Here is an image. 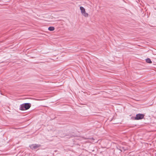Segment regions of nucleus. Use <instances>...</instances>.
Instances as JSON below:
<instances>
[{
  "instance_id": "obj_1",
  "label": "nucleus",
  "mask_w": 156,
  "mask_h": 156,
  "mask_svg": "<svg viewBox=\"0 0 156 156\" xmlns=\"http://www.w3.org/2000/svg\"><path fill=\"white\" fill-rule=\"evenodd\" d=\"M31 104L29 103H26L21 105L20 109L21 110H25L29 109L31 107Z\"/></svg>"
},
{
  "instance_id": "obj_2",
  "label": "nucleus",
  "mask_w": 156,
  "mask_h": 156,
  "mask_svg": "<svg viewBox=\"0 0 156 156\" xmlns=\"http://www.w3.org/2000/svg\"><path fill=\"white\" fill-rule=\"evenodd\" d=\"M144 117V115L143 114H136L135 119L136 120H139L142 119Z\"/></svg>"
},
{
  "instance_id": "obj_3",
  "label": "nucleus",
  "mask_w": 156,
  "mask_h": 156,
  "mask_svg": "<svg viewBox=\"0 0 156 156\" xmlns=\"http://www.w3.org/2000/svg\"><path fill=\"white\" fill-rule=\"evenodd\" d=\"M40 146V145L37 144H33L30 146V148L33 150L39 147Z\"/></svg>"
},
{
  "instance_id": "obj_4",
  "label": "nucleus",
  "mask_w": 156,
  "mask_h": 156,
  "mask_svg": "<svg viewBox=\"0 0 156 156\" xmlns=\"http://www.w3.org/2000/svg\"><path fill=\"white\" fill-rule=\"evenodd\" d=\"M80 9L81 10V13L82 14L85 11V9L83 7L80 6Z\"/></svg>"
},
{
  "instance_id": "obj_5",
  "label": "nucleus",
  "mask_w": 156,
  "mask_h": 156,
  "mask_svg": "<svg viewBox=\"0 0 156 156\" xmlns=\"http://www.w3.org/2000/svg\"><path fill=\"white\" fill-rule=\"evenodd\" d=\"M48 30L50 31H52L55 30V28L53 27H48Z\"/></svg>"
},
{
  "instance_id": "obj_6",
  "label": "nucleus",
  "mask_w": 156,
  "mask_h": 156,
  "mask_svg": "<svg viewBox=\"0 0 156 156\" xmlns=\"http://www.w3.org/2000/svg\"><path fill=\"white\" fill-rule=\"evenodd\" d=\"M82 14L85 17H87L88 16V13L86 12V11H85L84 12H83Z\"/></svg>"
},
{
  "instance_id": "obj_7",
  "label": "nucleus",
  "mask_w": 156,
  "mask_h": 156,
  "mask_svg": "<svg viewBox=\"0 0 156 156\" xmlns=\"http://www.w3.org/2000/svg\"><path fill=\"white\" fill-rule=\"evenodd\" d=\"M146 62L148 63H152V62L151 61L150 59L149 58H147L146 60Z\"/></svg>"
},
{
  "instance_id": "obj_8",
  "label": "nucleus",
  "mask_w": 156,
  "mask_h": 156,
  "mask_svg": "<svg viewBox=\"0 0 156 156\" xmlns=\"http://www.w3.org/2000/svg\"><path fill=\"white\" fill-rule=\"evenodd\" d=\"M122 148L123 150H126V149H124V147H122Z\"/></svg>"
},
{
  "instance_id": "obj_9",
  "label": "nucleus",
  "mask_w": 156,
  "mask_h": 156,
  "mask_svg": "<svg viewBox=\"0 0 156 156\" xmlns=\"http://www.w3.org/2000/svg\"><path fill=\"white\" fill-rule=\"evenodd\" d=\"M155 156H156V153L155 154Z\"/></svg>"
}]
</instances>
